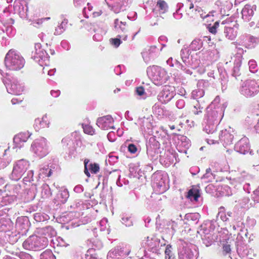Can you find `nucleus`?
<instances>
[{"label":"nucleus","instance_id":"obj_19","mask_svg":"<svg viewBox=\"0 0 259 259\" xmlns=\"http://www.w3.org/2000/svg\"><path fill=\"white\" fill-rule=\"evenodd\" d=\"M61 195H62L63 196V199L62 200V201L63 202H65L68 197V194L67 191L66 190H64L61 193Z\"/></svg>","mask_w":259,"mask_h":259},{"label":"nucleus","instance_id":"obj_24","mask_svg":"<svg viewBox=\"0 0 259 259\" xmlns=\"http://www.w3.org/2000/svg\"><path fill=\"white\" fill-rule=\"evenodd\" d=\"M49 19H50L49 17H47V18H44L43 19L40 20H39V21H40V23H42L43 20H49Z\"/></svg>","mask_w":259,"mask_h":259},{"label":"nucleus","instance_id":"obj_6","mask_svg":"<svg viewBox=\"0 0 259 259\" xmlns=\"http://www.w3.org/2000/svg\"><path fill=\"white\" fill-rule=\"evenodd\" d=\"M7 91L9 93L13 95H19L22 91V89L17 83L13 82L8 83L6 86Z\"/></svg>","mask_w":259,"mask_h":259},{"label":"nucleus","instance_id":"obj_7","mask_svg":"<svg viewBox=\"0 0 259 259\" xmlns=\"http://www.w3.org/2000/svg\"><path fill=\"white\" fill-rule=\"evenodd\" d=\"M188 197L191 199L193 198L194 200L197 201L198 198L200 197L199 190L196 187L192 188L189 191Z\"/></svg>","mask_w":259,"mask_h":259},{"label":"nucleus","instance_id":"obj_13","mask_svg":"<svg viewBox=\"0 0 259 259\" xmlns=\"http://www.w3.org/2000/svg\"><path fill=\"white\" fill-rule=\"evenodd\" d=\"M115 27H117V26H119V27L121 28L122 31H125L126 30L125 23H123L121 21L119 22L117 19L115 20Z\"/></svg>","mask_w":259,"mask_h":259},{"label":"nucleus","instance_id":"obj_8","mask_svg":"<svg viewBox=\"0 0 259 259\" xmlns=\"http://www.w3.org/2000/svg\"><path fill=\"white\" fill-rule=\"evenodd\" d=\"M30 136V135H29L28 133L25 134H20L14 138V141H17L18 139H20L22 140L23 142H25Z\"/></svg>","mask_w":259,"mask_h":259},{"label":"nucleus","instance_id":"obj_25","mask_svg":"<svg viewBox=\"0 0 259 259\" xmlns=\"http://www.w3.org/2000/svg\"><path fill=\"white\" fill-rule=\"evenodd\" d=\"M40 45L39 44H36L35 45V48H40Z\"/></svg>","mask_w":259,"mask_h":259},{"label":"nucleus","instance_id":"obj_32","mask_svg":"<svg viewBox=\"0 0 259 259\" xmlns=\"http://www.w3.org/2000/svg\"><path fill=\"white\" fill-rule=\"evenodd\" d=\"M36 54H38L39 53V52H36Z\"/></svg>","mask_w":259,"mask_h":259},{"label":"nucleus","instance_id":"obj_2","mask_svg":"<svg viewBox=\"0 0 259 259\" xmlns=\"http://www.w3.org/2000/svg\"><path fill=\"white\" fill-rule=\"evenodd\" d=\"M113 120L111 116L108 115L99 118L97 121V124L99 127L107 130L110 128H113Z\"/></svg>","mask_w":259,"mask_h":259},{"label":"nucleus","instance_id":"obj_4","mask_svg":"<svg viewBox=\"0 0 259 259\" xmlns=\"http://www.w3.org/2000/svg\"><path fill=\"white\" fill-rule=\"evenodd\" d=\"M33 151L38 154H44L46 152V144L44 141H35L31 145Z\"/></svg>","mask_w":259,"mask_h":259},{"label":"nucleus","instance_id":"obj_15","mask_svg":"<svg viewBox=\"0 0 259 259\" xmlns=\"http://www.w3.org/2000/svg\"><path fill=\"white\" fill-rule=\"evenodd\" d=\"M233 31V29L231 27H227L225 28V33H226V36L229 39H232L234 37V36H232L231 35H230L229 34L232 33Z\"/></svg>","mask_w":259,"mask_h":259},{"label":"nucleus","instance_id":"obj_5","mask_svg":"<svg viewBox=\"0 0 259 259\" xmlns=\"http://www.w3.org/2000/svg\"><path fill=\"white\" fill-rule=\"evenodd\" d=\"M255 9L256 6L255 5H246L242 10L243 18L246 20H248L249 18L253 15L254 11Z\"/></svg>","mask_w":259,"mask_h":259},{"label":"nucleus","instance_id":"obj_9","mask_svg":"<svg viewBox=\"0 0 259 259\" xmlns=\"http://www.w3.org/2000/svg\"><path fill=\"white\" fill-rule=\"evenodd\" d=\"M89 168L92 173L96 174L99 171L100 167L97 163H91L89 165Z\"/></svg>","mask_w":259,"mask_h":259},{"label":"nucleus","instance_id":"obj_27","mask_svg":"<svg viewBox=\"0 0 259 259\" xmlns=\"http://www.w3.org/2000/svg\"><path fill=\"white\" fill-rule=\"evenodd\" d=\"M51 173H52V172H51V170H50L49 172V174H48V177H50V176H51Z\"/></svg>","mask_w":259,"mask_h":259},{"label":"nucleus","instance_id":"obj_20","mask_svg":"<svg viewBox=\"0 0 259 259\" xmlns=\"http://www.w3.org/2000/svg\"><path fill=\"white\" fill-rule=\"evenodd\" d=\"M136 91H137V94L140 96L143 95L144 93V89L143 87L138 88L137 89Z\"/></svg>","mask_w":259,"mask_h":259},{"label":"nucleus","instance_id":"obj_29","mask_svg":"<svg viewBox=\"0 0 259 259\" xmlns=\"http://www.w3.org/2000/svg\"><path fill=\"white\" fill-rule=\"evenodd\" d=\"M127 37V35H126L125 36H124V38H123V39H124V40H126Z\"/></svg>","mask_w":259,"mask_h":259},{"label":"nucleus","instance_id":"obj_21","mask_svg":"<svg viewBox=\"0 0 259 259\" xmlns=\"http://www.w3.org/2000/svg\"><path fill=\"white\" fill-rule=\"evenodd\" d=\"M170 247H168V246L166 247V249L165 250V253L166 254V256H167V255L169 256V254H170V253L171 252V250H170Z\"/></svg>","mask_w":259,"mask_h":259},{"label":"nucleus","instance_id":"obj_3","mask_svg":"<svg viewBox=\"0 0 259 259\" xmlns=\"http://www.w3.org/2000/svg\"><path fill=\"white\" fill-rule=\"evenodd\" d=\"M27 165L28 162L26 160L23 159L19 160L14 167L13 173L16 174H21L26 170Z\"/></svg>","mask_w":259,"mask_h":259},{"label":"nucleus","instance_id":"obj_11","mask_svg":"<svg viewBox=\"0 0 259 259\" xmlns=\"http://www.w3.org/2000/svg\"><path fill=\"white\" fill-rule=\"evenodd\" d=\"M48 257H49L50 259H54L55 258V256L49 251L44 252L41 254V259H47Z\"/></svg>","mask_w":259,"mask_h":259},{"label":"nucleus","instance_id":"obj_12","mask_svg":"<svg viewBox=\"0 0 259 259\" xmlns=\"http://www.w3.org/2000/svg\"><path fill=\"white\" fill-rule=\"evenodd\" d=\"M157 6L163 12H164L167 9V5L164 1H160L158 2Z\"/></svg>","mask_w":259,"mask_h":259},{"label":"nucleus","instance_id":"obj_16","mask_svg":"<svg viewBox=\"0 0 259 259\" xmlns=\"http://www.w3.org/2000/svg\"><path fill=\"white\" fill-rule=\"evenodd\" d=\"M219 26V22L218 21L215 22L214 23L213 26L210 27L209 28V31L213 34H215L217 32V28H218Z\"/></svg>","mask_w":259,"mask_h":259},{"label":"nucleus","instance_id":"obj_26","mask_svg":"<svg viewBox=\"0 0 259 259\" xmlns=\"http://www.w3.org/2000/svg\"><path fill=\"white\" fill-rule=\"evenodd\" d=\"M194 7V5L193 4H191L190 6V9H192Z\"/></svg>","mask_w":259,"mask_h":259},{"label":"nucleus","instance_id":"obj_14","mask_svg":"<svg viewBox=\"0 0 259 259\" xmlns=\"http://www.w3.org/2000/svg\"><path fill=\"white\" fill-rule=\"evenodd\" d=\"M110 42L115 47H118L121 44V41L119 38H111L110 40Z\"/></svg>","mask_w":259,"mask_h":259},{"label":"nucleus","instance_id":"obj_18","mask_svg":"<svg viewBox=\"0 0 259 259\" xmlns=\"http://www.w3.org/2000/svg\"><path fill=\"white\" fill-rule=\"evenodd\" d=\"M88 162H89L88 160H86L85 159L84 160V172L85 174L87 175V176L88 177H90V174L89 172L88 168H87V164H88Z\"/></svg>","mask_w":259,"mask_h":259},{"label":"nucleus","instance_id":"obj_23","mask_svg":"<svg viewBox=\"0 0 259 259\" xmlns=\"http://www.w3.org/2000/svg\"><path fill=\"white\" fill-rule=\"evenodd\" d=\"M222 214H223V213H222L221 212H220L219 213V215H221V219H222L223 221H226V220H227V218H226V217H223Z\"/></svg>","mask_w":259,"mask_h":259},{"label":"nucleus","instance_id":"obj_10","mask_svg":"<svg viewBox=\"0 0 259 259\" xmlns=\"http://www.w3.org/2000/svg\"><path fill=\"white\" fill-rule=\"evenodd\" d=\"M82 126L85 133L93 135L94 131L92 126L88 124H82Z\"/></svg>","mask_w":259,"mask_h":259},{"label":"nucleus","instance_id":"obj_1","mask_svg":"<svg viewBox=\"0 0 259 259\" xmlns=\"http://www.w3.org/2000/svg\"><path fill=\"white\" fill-rule=\"evenodd\" d=\"M5 64L9 70H18L24 67L25 60L19 53L10 50L6 56Z\"/></svg>","mask_w":259,"mask_h":259},{"label":"nucleus","instance_id":"obj_17","mask_svg":"<svg viewBox=\"0 0 259 259\" xmlns=\"http://www.w3.org/2000/svg\"><path fill=\"white\" fill-rule=\"evenodd\" d=\"M128 150L131 153H135L137 151V148L134 144H131L128 146Z\"/></svg>","mask_w":259,"mask_h":259},{"label":"nucleus","instance_id":"obj_28","mask_svg":"<svg viewBox=\"0 0 259 259\" xmlns=\"http://www.w3.org/2000/svg\"><path fill=\"white\" fill-rule=\"evenodd\" d=\"M170 128L171 130H174V129H175V127L174 125H172V126H170Z\"/></svg>","mask_w":259,"mask_h":259},{"label":"nucleus","instance_id":"obj_31","mask_svg":"<svg viewBox=\"0 0 259 259\" xmlns=\"http://www.w3.org/2000/svg\"><path fill=\"white\" fill-rule=\"evenodd\" d=\"M209 14H208L205 17H209Z\"/></svg>","mask_w":259,"mask_h":259},{"label":"nucleus","instance_id":"obj_30","mask_svg":"<svg viewBox=\"0 0 259 259\" xmlns=\"http://www.w3.org/2000/svg\"><path fill=\"white\" fill-rule=\"evenodd\" d=\"M231 213H231V212H228V215H229V216H230V217L231 216Z\"/></svg>","mask_w":259,"mask_h":259},{"label":"nucleus","instance_id":"obj_22","mask_svg":"<svg viewBox=\"0 0 259 259\" xmlns=\"http://www.w3.org/2000/svg\"><path fill=\"white\" fill-rule=\"evenodd\" d=\"M224 249L227 252H229L231 250V248L229 245L224 246Z\"/></svg>","mask_w":259,"mask_h":259}]
</instances>
